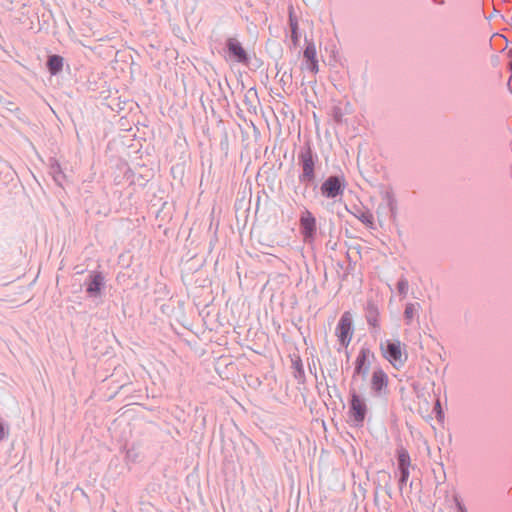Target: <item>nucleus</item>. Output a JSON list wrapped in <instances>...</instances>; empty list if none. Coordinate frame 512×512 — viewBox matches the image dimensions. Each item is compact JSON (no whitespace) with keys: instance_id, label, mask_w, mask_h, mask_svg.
Masks as SVG:
<instances>
[{"instance_id":"nucleus-1","label":"nucleus","mask_w":512,"mask_h":512,"mask_svg":"<svg viewBox=\"0 0 512 512\" xmlns=\"http://www.w3.org/2000/svg\"><path fill=\"white\" fill-rule=\"evenodd\" d=\"M381 350L384 358H386L395 368L401 367L406 357L404 356L401 343L399 341H386L381 344Z\"/></svg>"},{"instance_id":"nucleus-2","label":"nucleus","mask_w":512,"mask_h":512,"mask_svg":"<svg viewBox=\"0 0 512 512\" xmlns=\"http://www.w3.org/2000/svg\"><path fill=\"white\" fill-rule=\"evenodd\" d=\"M366 414L367 405L365 400L358 394L352 393L349 411L350 418L357 426H361L365 420Z\"/></svg>"},{"instance_id":"nucleus-3","label":"nucleus","mask_w":512,"mask_h":512,"mask_svg":"<svg viewBox=\"0 0 512 512\" xmlns=\"http://www.w3.org/2000/svg\"><path fill=\"white\" fill-rule=\"evenodd\" d=\"M352 316L349 312H345L337 325L336 335L342 346L347 347L352 338Z\"/></svg>"},{"instance_id":"nucleus-4","label":"nucleus","mask_w":512,"mask_h":512,"mask_svg":"<svg viewBox=\"0 0 512 512\" xmlns=\"http://www.w3.org/2000/svg\"><path fill=\"white\" fill-rule=\"evenodd\" d=\"M316 219L309 210H305L300 216V231L305 242H311L316 234Z\"/></svg>"},{"instance_id":"nucleus-5","label":"nucleus","mask_w":512,"mask_h":512,"mask_svg":"<svg viewBox=\"0 0 512 512\" xmlns=\"http://www.w3.org/2000/svg\"><path fill=\"white\" fill-rule=\"evenodd\" d=\"M343 189V182L336 176L327 178L321 186V192L327 198H335L342 194Z\"/></svg>"},{"instance_id":"nucleus-6","label":"nucleus","mask_w":512,"mask_h":512,"mask_svg":"<svg viewBox=\"0 0 512 512\" xmlns=\"http://www.w3.org/2000/svg\"><path fill=\"white\" fill-rule=\"evenodd\" d=\"M397 460L398 469L400 471V482L406 483L410 475L409 468L411 465V460L409 453L405 448L401 447L397 450Z\"/></svg>"},{"instance_id":"nucleus-7","label":"nucleus","mask_w":512,"mask_h":512,"mask_svg":"<svg viewBox=\"0 0 512 512\" xmlns=\"http://www.w3.org/2000/svg\"><path fill=\"white\" fill-rule=\"evenodd\" d=\"M228 52L233 59L239 63H246L248 56L241 43L235 38H229L227 40Z\"/></svg>"},{"instance_id":"nucleus-8","label":"nucleus","mask_w":512,"mask_h":512,"mask_svg":"<svg viewBox=\"0 0 512 512\" xmlns=\"http://www.w3.org/2000/svg\"><path fill=\"white\" fill-rule=\"evenodd\" d=\"M388 385V377L387 375L380 369L375 370L372 374L371 378V388L372 390L379 394L383 390L387 388Z\"/></svg>"},{"instance_id":"nucleus-9","label":"nucleus","mask_w":512,"mask_h":512,"mask_svg":"<svg viewBox=\"0 0 512 512\" xmlns=\"http://www.w3.org/2000/svg\"><path fill=\"white\" fill-rule=\"evenodd\" d=\"M104 283V278L101 273H92L87 283L86 291L91 296H96L100 293Z\"/></svg>"},{"instance_id":"nucleus-10","label":"nucleus","mask_w":512,"mask_h":512,"mask_svg":"<svg viewBox=\"0 0 512 512\" xmlns=\"http://www.w3.org/2000/svg\"><path fill=\"white\" fill-rule=\"evenodd\" d=\"M371 356L369 349H361L359 352L356 363H355V373L357 374H366L368 370V360Z\"/></svg>"},{"instance_id":"nucleus-11","label":"nucleus","mask_w":512,"mask_h":512,"mask_svg":"<svg viewBox=\"0 0 512 512\" xmlns=\"http://www.w3.org/2000/svg\"><path fill=\"white\" fill-rule=\"evenodd\" d=\"M48 69L52 75L57 74L62 70L63 59L58 55L50 56L47 62Z\"/></svg>"},{"instance_id":"nucleus-12","label":"nucleus","mask_w":512,"mask_h":512,"mask_svg":"<svg viewBox=\"0 0 512 512\" xmlns=\"http://www.w3.org/2000/svg\"><path fill=\"white\" fill-rule=\"evenodd\" d=\"M314 177V163L311 157H307L303 160V173L302 179L310 181Z\"/></svg>"},{"instance_id":"nucleus-13","label":"nucleus","mask_w":512,"mask_h":512,"mask_svg":"<svg viewBox=\"0 0 512 512\" xmlns=\"http://www.w3.org/2000/svg\"><path fill=\"white\" fill-rule=\"evenodd\" d=\"M418 308H419L418 304L409 303L406 305L405 311H404V317L407 320V323H410L413 320L414 316L416 315V313L418 311Z\"/></svg>"},{"instance_id":"nucleus-14","label":"nucleus","mask_w":512,"mask_h":512,"mask_svg":"<svg viewBox=\"0 0 512 512\" xmlns=\"http://www.w3.org/2000/svg\"><path fill=\"white\" fill-rule=\"evenodd\" d=\"M304 57L307 59V61H313L316 59V48L313 44H309L306 46L304 50Z\"/></svg>"},{"instance_id":"nucleus-15","label":"nucleus","mask_w":512,"mask_h":512,"mask_svg":"<svg viewBox=\"0 0 512 512\" xmlns=\"http://www.w3.org/2000/svg\"><path fill=\"white\" fill-rule=\"evenodd\" d=\"M367 320L370 325L374 327L378 326V311L376 308L372 307L368 311Z\"/></svg>"},{"instance_id":"nucleus-16","label":"nucleus","mask_w":512,"mask_h":512,"mask_svg":"<svg viewBox=\"0 0 512 512\" xmlns=\"http://www.w3.org/2000/svg\"><path fill=\"white\" fill-rule=\"evenodd\" d=\"M358 219L367 226L373 225V215L369 212L360 213Z\"/></svg>"},{"instance_id":"nucleus-17","label":"nucleus","mask_w":512,"mask_h":512,"mask_svg":"<svg viewBox=\"0 0 512 512\" xmlns=\"http://www.w3.org/2000/svg\"><path fill=\"white\" fill-rule=\"evenodd\" d=\"M397 290L401 295L406 296V294L408 292V282L406 279H400L398 281Z\"/></svg>"},{"instance_id":"nucleus-18","label":"nucleus","mask_w":512,"mask_h":512,"mask_svg":"<svg viewBox=\"0 0 512 512\" xmlns=\"http://www.w3.org/2000/svg\"><path fill=\"white\" fill-rule=\"evenodd\" d=\"M290 26H291V38H292L293 42L296 43L298 41V33H297L298 25H297V21L293 20L291 17H290Z\"/></svg>"},{"instance_id":"nucleus-19","label":"nucleus","mask_w":512,"mask_h":512,"mask_svg":"<svg viewBox=\"0 0 512 512\" xmlns=\"http://www.w3.org/2000/svg\"><path fill=\"white\" fill-rule=\"evenodd\" d=\"M386 198H387V201H388V205H389L390 211L394 215L395 211H396V203H395V200L393 198V195L390 192H387L386 193Z\"/></svg>"},{"instance_id":"nucleus-20","label":"nucleus","mask_w":512,"mask_h":512,"mask_svg":"<svg viewBox=\"0 0 512 512\" xmlns=\"http://www.w3.org/2000/svg\"><path fill=\"white\" fill-rule=\"evenodd\" d=\"M7 434H8L7 425L5 424V422L2 419H0V441L5 439Z\"/></svg>"},{"instance_id":"nucleus-21","label":"nucleus","mask_w":512,"mask_h":512,"mask_svg":"<svg viewBox=\"0 0 512 512\" xmlns=\"http://www.w3.org/2000/svg\"><path fill=\"white\" fill-rule=\"evenodd\" d=\"M308 69L311 70L313 73H317L318 71V61L313 60L308 62Z\"/></svg>"},{"instance_id":"nucleus-22","label":"nucleus","mask_w":512,"mask_h":512,"mask_svg":"<svg viewBox=\"0 0 512 512\" xmlns=\"http://www.w3.org/2000/svg\"><path fill=\"white\" fill-rule=\"evenodd\" d=\"M434 409H435V411L437 412V416H438V418H442V416H443V412H442V408H441L440 400H437V401H436L435 406H434Z\"/></svg>"},{"instance_id":"nucleus-23","label":"nucleus","mask_w":512,"mask_h":512,"mask_svg":"<svg viewBox=\"0 0 512 512\" xmlns=\"http://www.w3.org/2000/svg\"><path fill=\"white\" fill-rule=\"evenodd\" d=\"M510 66H511V70H512V63L510 64Z\"/></svg>"}]
</instances>
